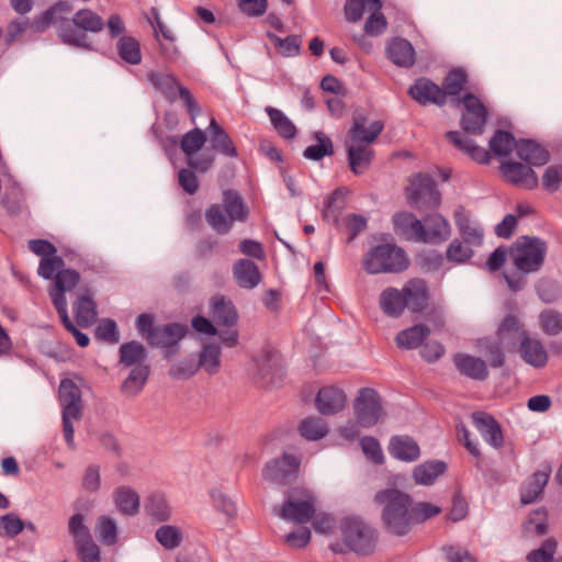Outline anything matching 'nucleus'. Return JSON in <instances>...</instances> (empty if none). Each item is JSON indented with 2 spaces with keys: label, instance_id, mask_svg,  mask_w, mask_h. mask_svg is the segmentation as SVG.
I'll use <instances>...</instances> for the list:
<instances>
[{
  "label": "nucleus",
  "instance_id": "nucleus-1",
  "mask_svg": "<svg viewBox=\"0 0 562 562\" xmlns=\"http://www.w3.org/2000/svg\"><path fill=\"white\" fill-rule=\"evenodd\" d=\"M71 10L72 8L68 2H57L37 18V32L50 25H56L63 43L90 48L86 33L102 31L104 26L103 19L89 9L77 11L71 20L65 18V14L70 13Z\"/></svg>",
  "mask_w": 562,
  "mask_h": 562
},
{
  "label": "nucleus",
  "instance_id": "nucleus-2",
  "mask_svg": "<svg viewBox=\"0 0 562 562\" xmlns=\"http://www.w3.org/2000/svg\"><path fill=\"white\" fill-rule=\"evenodd\" d=\"M383 127V123L379 120L368 122L362 115L353 117L352 126L347 133L345 146L348 153L350 169L356 175L363 173L370 166L374 156L371 144L382 133Z\"/></svg>",
  "mask_w": 562,
  "mask_h": 562
},
{
  "label": "nucleus",
  "instance_id": "nucleus-3",
  "mask_svg": "<svg viewBox=\"0 0 562 562\" xmlns=\"http://www.w3.org/2000/svg\"><path fill=\"white\" fill-rule=\"evenodd\" d=\"M374 501L381 506V520L389 533L403 537L412 530L411 495L398 488H385L375 494Z\"/></svg>",
  "mask_w": 562,
  "mask_h": 562
},
{
  "label": "nucleus",
  "instance_id": "nucleus-4",
  "mask_svg": "<svg viewBox=\"0 0 562 562\" xmlns=\"http://www.w3.org/2000/svg\"><path fill=\"white\" fill-rule=\"evenodd\" d=\"M249 210L240 194L235 190H224L222 204H211L205 211V220L218 234H227L235 222H245Z\"/></svg>",
  "mask_w": 562,
  "mask_h": 562
},
{
  "label": "nucleus",
  "instance_id": "nucleus-5",
  "mask_svg": "<svg viewBox=\"0 0 562 562\" xmlns=\"http://www.w3.org/2000/svg\"><path fill=\"white\" fill-rule=\"evenodd\" d=\"M341 541L330 543L335 553L353 551L370 554L376 543V531L359 518H345L340 524Z\"/></svg>",
  "mask_w": 562,
  "mask_h": 562
},
{
  "label": "nucleus",
  "instance_id": "nucleus-6",
  "mask_svg": "<svg viewBox=\"0 0 562 562\" xmlns=\"http://www.w3.org/2000/svg\"><path fill=\"white\" fill-rule=\"evenodd\" d=\"M362 267L369 274L401 273L409 267L406 251L393 243L372 246L362 258Z\"/></svg>",
  "mask_w": 562,
  "mask_h": 562
},
{
  "label": "nucleus",
  "instance_id": "nucleus-7",
  "mask_svg": "<svg viewBox=\"0 0 562 562\" xmlns=\"http://www.w3.org/2000/svg\"><path fill=\"white\" fill-rule=\"evenodd\" d=\"M547 255V244L537 237L521 236L509 249L513 265L522 273L540 270Z\"/></svg>",
  "mask_w": 562,
  "mask_h": 562
},
{
  "label": "nucleus",
  "instance_id": "nucleus-8",
  "mask_svg": "<svg viewBox=\"0 0 562 562\" xmlns=\"http://www.w3.org/2000/svg\"><path fill=\"white\" fill-rule=\"evenodd\" d=\"M59 401L63 406V431L68 446H74L72 422L81 418L82 403L79 387L70 379L60 382Z\"/></svg>",
  "mask_w": 562,
  "mask_h": 562
},
{
  "label": "nucleus",
  "instance_id": "nucleus-9",
  "mask_svg": "<svg viewBox=\"0 0 562 562\" xmlns=\"http://www.w3.org/2000/svg\"><path fill=\"white\" fill-rule=\"evenodd\" d=\"M382 0H347L345 4V15L349 22H358L361 20L364 12H369L364 24V32L368 35L376 36L382 34L387 22L385 16L381 13Z\"/></svg>",
  "mask_w": 562,
  "mask_h": 562
},
{
  "label": "nucleus",
  "instance_id": "nucleus-10",
  "mask_svg": "<svg viewBox=\"0 0 562 562\" xmlns=\"http://www.w3.org/2000/svg\"><path fill=\"white\" fill-rule=\"evenodd\" d=\"M315 514V496L305 488H294L278 512V515L296 524L311 520Z\"/></svg>",
  "mask_w": 562,
  "mask_h": 562
},
{
  "label": "nucleus",
  "instance_id": "nucleus-11",
  "mask_svg": "<svg viewBox=\"0 0 562 562\" xmlns=\"http://www.w3.org/2000/svg\"><path fill=\"white\" fill-rule=\"evenodd\" d=\"M353 414L357 423L363 428L376 425L383 417L382 400L371 387H362L353 401Z\"/></svg>",
  "mask_w": 562,
  "mask_h": 562
},
{
  "label": "nucleus",
  "instance_id": "nucleus-12",
  "mask_svg": "<svg viewBox=\"0 0 562 562\" xmlns=\"http://www.w3.org/2000/svg\"><path fill=\"white\" fill-rule=\"evenodd\" d=\"M408 202L419 210L434 209L440 204V192L428 175L417 173L406 187Z\"/></svg>",
  "mask_w": 562,
  "mask_h": 562
},
{
  "label": "nucleus",
  "instance_id": "nucleus-13",
  "mask_svg": "<svg viewBox=\"0 0 562 562\" xmlns=\"http://www.w3.org/2000/svg\"><path fill=\"white\" fill-rule=\"evenodd\" d=\"M206 137L202 130L195 127L181 137V150L188 157V166L199 172L210 170L215 161V155L211 151H203L195 155L205 144Z\"/></svg>",
  "mask_w": 562,
  "mask_h": 562
},
{
  "label": "nucleus",
  "instance_id": "nucleus-14",
  "mask_svg": "<svg viewBox=\"0 0 562 562\" xmlns=\"http://www.w3.org/2000/svg\"><path fill=\"white\" fill-rule=\"evenodd\" d=\"M464 111L461 115V127L473 135L483 133L487 120V110L483 102L474 94L467 93L461 101Z\"/></svg>",
  "mask_w": 562,
  "mask_h": 562
},
{
  "label": "nucleus",
  "instance_id": "nucleus-15",
  "mask_svg": "<svg viewBox=\"0 0 562 562\" xmlns=\"http://www.w3.org/2000/svg\"><path fill=\"white\" fill-rule=\"evenodd\" d=\"M499 169L503 178L516 187L528 190H532L538 187V177L528 166L508 160L502 162Z\"/></svg>",
  "mask_w": 562,
  "mask_h": 562
},
{
  "label": "nucleus",
  "instance_id": "nucleus-16",
  "mask_svg": "<svg viewBox=\"0 0 562 562\" xmlns=\"http://www.w3.org/2000/svg\"><path fill=\"white\" fill-rule=\"evenodd\" d=\"M79 281L80 274L75 270L65 269L57 272L49 295L58 314L61 311L59 303H63L64 310L67 311V302L64 293L72 290Z\"/></svg>",
  "mask_w": 562,
  "mask_h": 562
},
{
  "label": "nucleus",
  "instance_id": "nucleus-17",
  "mask_svg": "<svg viewBox=\"0 0 562 562\" xmlns=\"http://www.w3.org/2000/svg\"><path fill=\"white\" fill-rule=\"evenodd\" d=\"M473 422L485 442L495 449L503 448L505 441L503 429L493 416L477 413L473 415Z\"/></svg>",
  "mask_w": 562,
  "mask_h": 562
},
{
  "label": "nucleus",
  "instance_id": "nucleus-18",
  "mask_svg": "<svg viewBox=\"0 0 562 562\" xmlns=\"http://www.w3.org/2000/svg\"><path fill=\"white\" fill-rule=\"evenodd\" d=\"M347 402L345 392L336 386L322 387L316 396L315 405L323 415H331L340 412Z\"/></svg>",
  "mask_w": 562,
  "mask_h": 562
},
{
  "label": "nucleus",
  "instance_id": "nucleus-19",
  "mask_svg": "<svg viewBox=\"0 0 562 562\" xmlns=\"http://www.w3.org/2000/svg\"><path fill=\"white\" fill-rule=\"evenodd\" d=\"M519 352L524 361L535 368H542L548 362V352L543 344L531 338L527 331L521 333Z\"/></svg>",
  "mask_w": 562,
  "mask_h": 562
},
{
  "label": "nucleus",
  "instance_id": "nucleus-20",
  "mask_svg": "<svg viewBox=\"0 0 562 562\" xmlns=\"http://www.w3.org/2000/svg\"><path fill=\"white\" fill-rule=\"evenodd\" d=\"M406 308L413 313L422 312L428 303L429 293L427 284L422 279H411L402 288Z\"/></svg>",
  "mask_w": 562,
  "mask_h": 562
},
{
  "label": "nucleus",
  "instance_id": "nucleus-21",
  "mask_svg": "<svg viewBox=\"0 0 562 562\" xmlns=\"http://www.w3.org/2000/svg\"><path fill=\"white\" fill-rule=\"evenodd\" d=\"M186 327L179 324L157 326L147 334V341L151 346L171 348L184 336Z\"/></svg>",
  "mask_w": 562,
  "mask_h": 562
},
{
  "label": "nucleus",
  "instance_id": "nucleus-22",
  "mask_svg": "<svg viewBox=\"0 0 562 562\" xmlns=\"http://www.w3.org/2000/svg\"><path fill=\"white\" fill-rule=\"evenodd\" d=\"M300 461L291 454H283L281 459L273 460L267 464L263 476L267 480L284 484L288 476L295 474L299 470Z\"/></svg>",
  "mask_w": 562,
  "mask_h": 562
},
{
  "label": "nucleus",
  "instance_id": "nucleus-23",
  "mask_svg": "<svg viewBox=\"0 0 562 562\" xmlns=\"http://www.w3.org/2000/svg\"><path fill=\"white\" fill-rule=\"evenodd\" d=\"M423 224V243L439 244L447 240L451 234L448 221L440 214L427 216Z\"/></svg>",
  "mask_w": 562,
  "mask_h": 562
},
{
  "label": "nucleus",
  "instance_id": "nucleus-24",
  "mask_svg": "<svg viewBox=\"0 0 562 562\" xmlns=\"http://www.w3.org/2000/svg\"><path fill=\"white\" fill-rule=\"evenodd\" d=\"M409 94L420 104H445L446 92L439 86L427 79H419L409 88Z\"/></svg>",
  "mask_w": 562,
  "mask_h": 562
},
{
  "label": "nucleus",
  "instance_id": "nucleus-25",
  "mask_svg": "<svg viewBox=\"0 0 562 562\" xmlns=\"http://www.w3.org/2000/svg\"><path fill=\"white\" fill-rule=\"evenodd\" d=\"M76 323L80 327L91 326L97 318V305L89 289H83L72 306Z\"/></svg>",
  "mask_w": 562,
  "mask_h": 562
},
{
  "label": "nucleus",
  "instance_id": "nucleus-26",
  "mask_svg": "<svg viewBox=\"0 0 562 562\" xmlns=\"http://www.w3.org/2000/svg\"><path fill=\"white\" fill-rule=\"evenodd\" d=\"M456 225L463 240L470 246H480L483 241V228L471 221L465 214L464 209L459 207L454 212Z\"/></svg>",
  "mask_w": 562,
  "mask_h": 562
},
{
  "label": "nucleus",
  "instance_id": "nucleus-27",
  "mask_svg": "<svg viewBox=\"0 0 562 562\" xmlns=\"http://www.w3.org/2000/svg\"><path fill=\"white\" fill-rule=\"evenodd\" d=\"M389 452L392 457L412 462L419 458L420 449L417 442L408 436H394L389 443Z\"/></svg>",
  "mask_w": 562,
  "mask_h": 562
},
{
  "label": "nucleus",
  "instance_id": "nucleus-28",
  "mask_svg": "<svg viewBox=\"0 0 562 562\" xmlns=\"http://www.w3.org/2000/svg\"><path fill=\"white\" fill-rule=\"evenodd\" d=\"M453 362L460 373L474 379L485 380L488 375V370L484 360L467 353H458L454 356Z\"/></svg>",
  "mask_w": 562,
  "mask_h": 562
},
{
  "label": "nucleus",
  "instance_id": "nucleus-29",
  "mask_svg": "<svg viewBox=\"0 0 562 562\" xmlns=\"http://www.w3.org/2000/svg\"><path fill=\"white\" fill-rule=\"evenodd\" d=\"M393 223L396 232L406 239L422 241L424 224L415 215L407 212L397 213L393 217Z\"/></svg>",
  "mask_w": 562,
  "mask_h": 562
},
{
  "label": "nucleus",
  "instance_id": "nucleus-30",
  "mask_svg": "<svg viewBox=\"0 0 562 562\" xmlns=\"http://www.w3.org/2000/svg\"><path fill=\"white\" fill-rule=\"evenodd\" d=\"M233 274L239 286L252 289L261 281L258 267L248 259H239L234 263Z\"/></svg>",
  "mask_w": 562,
  "mask_h": 562
},
{
  "label": "nucleus",
  "instance_id": "nucleus-31",
  "mask_svg": "<svg viewBox=\"0 0 562 562\" xmlns=\"http://www.w3.org/2000/svg\"><path fill=\"white\" fill-rule=\"evenodd\" d=\"M379 304L387 316H401L406 308L403 290L393 286L384 289L380 294Z\"/></svg>",
  "mask_w": 562,
  "mask_h": 562
},
{
  "label": "nucleus",
  "instance_id": "nucleus-32",
  "mask_svg": "<svg viewBox=\"0 0 562 562\" xmlns=\"http://www.w3.org/2000/svg\"><path fill=\"white\" fill-rule=\"evenodd\" d=\"M209 130L211 134V143L213 149L231 158H235L238 156V151L233 139L217 124L215 119L211 120Z\"/></svg>",
  "mask_w": 562,
  "mask_h": 562
},
{
  "label": "nucleus",
  "instance_id": "nucleus-33",
  "mask_svg": "<svg viewBox=\"0 0 562 562\" xmlns=\"http://www.w3.org/2000/svg\"><path fill=\"white\" fill-rule=\"evenodd\" d=\"M516 153L520 159L535 166H542L549 160V153L533 140L517 142Z\"/></svg>",
  "mask_w": 562,
  "mask_h": 562
},
{
  "label": "nucleus",
  "instance_id": "nucleus-34",
  "mask_svg": "<svg viewBox=\"0 0 562 562\" xmlns=\"http://www.w3.org/2000/svg\"><path fill=\"white\" fill-rule=\"evenodd\" d=\"M211 315L218 325L233 326L237 321V312L234 304L224 296H214L212 299Z\"/></svg>",
  "mask_w": 562,
  "mask_h": 562
},
{
  "label": "nucleus",
  "instance_id": "nucleus-35",
  "mask_svg": "<svg viewBox=\"0 0 562 562\" xmlns=\"http://www.w3.org/2000/svg\"><path fill=\"white\" fill-rule=\"evenodd\" d=\"M389 58L398 66L409 67L414 64L415 52L412 44L404 38H394L387 46Z\"/></svg>",
  "mask_w": 562,
  "mask_h": 562
},
{
  "label": "nucleus",
  "instance_id": "nucleus-36",
  "mask_svg": "<svg viewBox=\"0 0 562 562\" xmlns=\"http://www.w3.org/2000/svg\"><path fill=\"white\" fill-rule=\"evenodd\" d=\"M447 138L457 148L465 151L473 160L480 164H487L490 161L491 156L485 148L476 146L471 139L459 132H448Z\"/></svg>",
  "mask_w": 562,
  "mask_h": 562
},
{
  "label": "nucleus",
  "instance_id": "nucleus-37",
  "mask_svg": "<svg viewBox=\"0 0 562 562\" xmlns=\"http://www.w3.org/2000/svg\"><path fill=\"white\" fill-rule=\"evenodd\" d=\"M446 470L447 464L443 461H426L414 469L413 477L417 484L431 485Z\"/></svg>",
  "mask_w": 562,
  "mask_h": 562
},
{
  "label": "nucleus",
  "instance_id": "nucleus-38",
  "mask_svg": "<svg viewBox=\"0 0 562 562\" xmlns=\"http://www.w3.org/2000/svg\"><path fill=\"white\" fill-rule=\"evenodd\" d=\"M549 481V472L539 471L533 473L522 485L520 491V501L522 504L533 503L542 493Z\"/></svg>",
  "mask_w": 562,
  "mask_h": 562
},
{
  "label": "nucleus",
  "instance_id": "nucleus-39",
  "mask_svg": "<svg viewBox=\"0 0 562 562\" xmlns=\"http://www.w3.org/2000/svg\"><path fill=\"white\" fill-rule=\"evenodd\" d=\"M430 329L423 324L400 331L395 338L398 348L415 349L429 336Z\"/></svg>",
  "mask_w": 562,
  "mask_h": 562
},
{
  "label": "nucleus",
  "instance_id": "nucleus-40",
  "mask_svg": "<svg viewBox=\"0 0 562 562\" xmlns=\"http://www.w3.org/2000/svg\"><path fill=\"white\" fill-rule=\"evenodd\" d=\"M148 80L170 101L177 98V93L181 87L176 77L168 72L151 71L148 74Z\"/></svg>",
  "mask_w": 562,
  "mask_h": 562
},
{
  "label": "nucleus",
  "instance_id": "nucleus-41",
  "mask_svg": "<svg viewBox=\"0 0 562 562\" xmlns=\"http://www.w3.org/2000/svg\"><path fill=\"white\" fill-rule=\"evenodd\" d=\"M114 502L116 508L123 515H135L139 508V496L130 487H119L114 492Z\"/></svg>",
  "mask_w": 562,
  "mask_h": 562
},
{
  "label": "nucleus",
  "instance_id": "nucleus-42",
  "mask_svg": "<svg viewBox=\"0 0 562 562\" xmlns=\"http://www.w3.org/2000/svg\"><path fill=\"white\" fill-rule=\"evenodd\" d=\"M116 50L120 58L131 65H138L142 61L139 42L132 36H121L116 43Z\"/></svg>",
  "mask_w": 562,
  "mask_h": 562
},
{
  "label": "nucleus",
  "instance_id": "nucleus-43",
  "mask_svg": "<svg viewBox=\"0 0 562 562\" xmlns=\"http://www.w3.org/2000/svg\"><path fill=\"white\" fill-rule=\"evenodd\" d=\"M266 112L274 130L281 137L291 139L296 135L295 125L281 110L267 106Z\"/></svg>",
  "mask_w": 562,
  "mask_h": 562
},
{
  "label": "nucleus",
  "instance_id": "nucleus-44",
  "mask_svg": "<svg viewBox=\"0 0 562 562\" xmlns=\"http://www.w3.org/2000/svg\"><path fill=\"white\" fill-rule=\"evenodd\" d=\"M525 331L518 318L514 315L506 316L498 326L497 339L503 345L514 344L518 338L521 340V333Z\"/></svg>",
  "mask_w": 562,
  "mask_h": 562
},
{
  "label": "nucleus",
  "instance_id": "nucleus-45",
  "mask_svg": "<svg viewBox=\"0 0 562 562\" xmlns=\"http://www.w3.org/2000/svg\"><path fill=\"white\" fill-rule=\"evenodd\" d=\"M267 37L273 44L277 53L283 57H294L299 55L302 38L297 35H290L285 38H281L278 35L267 32Z\"/></svg>",
  "mask_w": 562,
  "mask_h": 562
},
{
  "label": "nucleus",
  "instance_id": "nucleus-46",
  "mask_svg": "<svg viewBox=\"0 0 562 562\" xmlns=\"http://www.w3.org/2000/svg\"><path fill=\"white\" fill-rule=\"evenodd\" d=\"M299 431L307 440H319L327 435L328 428L322 418L307 417L301 422Z\"/></svg>",
  "mask_w": 562,
  "mask_h": 562
},
{
  "label": "nucleus",
  "instance_id": "nucleus-47",
  "mask_svg": "<svg viewBox=\"0 0 562 562\" xmlns=\"http://www.w3.org/2000/svg\"><path fill=\"white\" fill-rule=\"evenodd\" d=\"M315 137L317 144L307 146L303 156L310 160H321L325 156H331L334 154V146L330 138L322 132L316 133Z\"/></svg>",
  "mask_w": 562,
  "mask_h": 562
},
{
  "label": "nucleus",
  "instance_id": "nucleus-48",
  "mask_svg": "<svg viewBox=\"0 0 562 562\" xmlns=\"http://www.w3.org/2000/svg\"><path fill=\"white\" fill-rule=\"evenodd\" d=\"M149 374V368L145 364L135 366L122 385L126 394H136L145 385Z\"/></svg>",
  "mask_w": 562,
  "mask_h": 562
},
{
  "label": "nucleus",
  "instance_id": "nucleus-49",
  "mask_svg": "<svg viewBox=\"0 0 562 562\" xmlns=\"http://www.w3.org/2000/svg\"><path fill=\"white\" fill-rule=\"evenodd\" d=\"M121 362L126 367L143 364L146 358L144 347L136 341L124 344L120 348Z\"/></svg>",
  "mask_w": 562,
  "mask_h": 562
},
{
  "label": "nucleus",
  "instance_id": "nucleus-50",
  "mask_svg": "<svg viewBox=\"0 0 562 562\" xmlns=\"http://www.w3.org/2000/svg\"><path fill=\"white\" fill-rule=\"evenodd\" d=\"M442 512L441 506L429 503V502H417L412 501V519L413 526L416 524H423L434 517H437Z\"/></svg>",
  "mask_w": 562,
  "mask_h": 562
},
{
  "label": "nucleus",
  "instance_id": "nucleus-51",
  "mask_svg": "<svg viewBox=\"0 0 562 562\" xmlns=\"http://www.w3.org/2000/svg\"><path fill=\"white\" fill-rule=\"evenodd\" d=\"M541 330L548 336H558L562 331V314L554 310H544L539 315Z\"/></svg>",
  "mask_w": 562,
  "mask_h": 562
},
{
  "label": "nucleus",
  "instance_id": "nucleus-52",
  "mask_svg": "<svg viewBox=\"0 0 562 562\" xmlns=\"http://www.w3.org/2000/svg\"><path fill=\"white\" fill-rule=\"evenodd\" d=\"M95 532L103 544L112 546L117 540L116 522L109 516L99 517L95 525Z\"/></svg>",
  "mask_w": 562,
  "mask_h": 562
},
{
  "label": "nucleus",
  "instance_id": "nucleus-53",
  "mask_svg": "<svg viewBox=\"0 0 562 562\" xmlns=\"http://www.w3.org/2000/svg\"><path fill=\"white\" fill-rule=\"evenodd\" d=\"M516 143L510 133L499 130L491 138L490 148L496 156H507L516 149Z\"/></svg>",
  "mask_w": 562,
  "mask_h": 562
},
{
  "label": "nucleus",
  "instance_id": "nucleus-54",
  "mask_svg": "<svg viewBox=\"0 0 562 562\" xmlns=\"http://www.w3.org/2000/svg\"><path fill=\"white\" fill-rule=\"evenodd\" d=\"M221 348L217 345H205L201 351L199 364L207 373L213 374L218 371L221 364Z\"/></svg>",
  "mask_w": 562,
  "mask_h": 562
},
{
  "label": "nucleus",
  "instance_id": "nucleus-55",
  "mask_svg": "<svg viewBox=\"0 0 562 562\" xmlns=\"http://www.w3.org/2000/svg\"><path fill=\"white\" fill-rule=\"evenodd\" d=\"M558 542L554 538L546 539L541 546L526 555L527 562H552L557 553Z\"/></svg>",
  "mask_w": 562,
  "mask_h": 562
},
{
  "label": "nucleus",
  "instance_id": "nucleus-56",
  "mask_svg": "<svg viewBox=\"0 0 562 562\" xmlns=\"http://www.w3.org/2000/svg\"><path fill=\"white\" fill-rule=\"evenodd\" d=\"M467 81V75L463 70L453 69L445 78L442 90L446 95H459L465 89Z\"/></svg>",
  "mask_w": 562,
  "mask_h": 562
},
{
  "label": "nucleus",
  "instance_id": "nucleus-57",
  "mask_svg": "<svg viewBox=\"0 0 562 562\" xmlns=\"http://www.w3.org/2000/svg\"><path fill=\"white\" fill-rule=\"evenodd\" d=\"M145 508L148 515L159 521L167 520L170 516V508L166 499L158 494L148 497Z\"/></svg>",
  "mask_w": 562,
  "mask_h": 562
},
{
  "label": "nucleus",
  "instance_id": "nucleus-58",
  "mask_svg": "<svg viewBox=\"0 0 562 562\" xmlns=\"http://www.w3.org/2000/svg\"><path fill=\"white\" fill-rule=\"evenodd\" d=\"M525 529L527 532L541 537L548 530V514L546 509L533 510L526 521Z\"/></svg>",
  "mask_w": 562,
  "mask_h": 562
},
{
  "label": "nucleus",
  "instance_id": "nucleus-59",
  "mask_svg": "<svg viewBox=\"0 0 562 562\" xmlns=\"http://www.w3.org/2000/svg\"><path fill=\"white\" fill-rule=\"evenodd\" d=\"M31 27L30 20L27 18H20L11 21L7 26V33L4 42L7 45H11L24 36L27 30Z\"/></svg>",
  "mask_w": 562,
  "mask_h": 562
},
{
  "label": "nucleus",
  "instance_id": "nucleus-60",
  "mask_svg": "<svg viewBox=\"0 0 562 562\" xmlns=\"http://www.w3.org/2000/svg\"><path fill=\"white\" fill-rule=\"evenodd\" d=\"M156 539L166 549H175L180 544L181 533L173 526H162L156 531Z\"/></svg>",
  "mask_w": 562,
  "mask_h": 562
},
{
  "label": "nucleus",
  "instance_id": "nucleus-61",
  "mask_svg": "<svg viewBox=\"0 0 562 562\" xmlns=\"http://www.w3.org/2000/svg\"><path fill=\"white\" fill-rule=\"evenodd\" d=\"M447 259L454 263H462L473 256V250L463 245L460 240L454 239L450 243L446 252Z\"/></svg>",
  "mask_w": 562,
  "mask_h": 562
},
{
  "label": "nucleus",
  "instance_id": "nucleus-62",
  "mask_svg": "<svg viewBox=\"0 0 562 562\" xmlns=\"http://www.w3.org/2000/svg\"><path fill=\"white\" fill-rule=\"evenodd\" d=\"M81 562H100V549L89 537L76 543Z\"/></svg>",
  "mask_w": 562,
  "mask_h": 562
},
{
  "label": "nucleus",
  "instance_id": "nucleus-63",
  "mask_svg": "<svg viewBox=\"0 0 562 562\" xmlns=\"http://www.w3.org/2000/svg\"><path fill=\"white\" fill-rule=\"evenodd\" d=\"M361 449L366 457L375 464H382L384 461L383 451L379 441L373 437H363L360 441Z\"/></svg>",
  "mask_w": 562,
  "mask_h": 562
},
{
  "label": "nucleus",
  "instance_id": "nucleus-64",
  "mask_svg": "<svg viewBox=\"0 0 562 562\" xmlns=\"http://www.w3.org/2000/svg\"><path fill=\"white\" fill-rule=\"evenodd\" d=\"M562 183V166H550L542 176V186L547 191L555 192Z\"/></svg>",
  "mask_w": 562,
  "mask_h": 562
}]
</instances>
